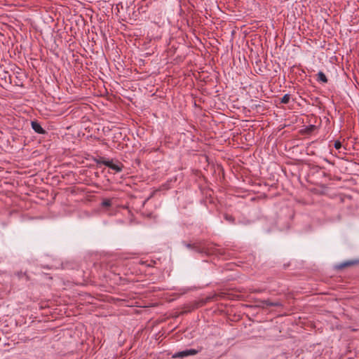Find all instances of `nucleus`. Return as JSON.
Wrapping results in <instances>:
<instances>
[{
	"mask_svg": "<svg viewBox=\"0 0 359 359\" xmlns=\"http://www.w3.org/2000/svg\"><path fill=\"white\" fill-rule=\"evenodd\" d=\"M182 245L185 246L187 248L193 250L194 252L198 253V254H205V255H210V254H219L222 255V252L221 250L217 249L215 247L211 246V247H205L203 246L201 244V241H196L193 243H187L186 241L182 242Z\"/></svg>",
	"mask_w": 359,
	"mask_h": 359,
	"instance_id": "nucleus-1",
	"label": "nucleus"
},
{
	"mask_svg": "<svg viewBox=\"0 0 359 359\" xmlns=\"http://www.w3.org/2000/svg\"><path fill=\"white\" fill-rule=\"evenodd\" d=\"M202 349H203L202 347H201L198 350L194 349V348L186 349V350L175 353V354L172 355V358H183L185 357H188L189 355H196L197 353H198L199 352H201Z\"/></svg>",
	"mask_w": 359,
	"mask_h": 359,
	"instance_id": "nucleus-2",
	"label": "nucleus"
},
{
	"mask_svg": "<svg viewBox=\"0 0 359 359\" xmlns=\"http://www.w3.org/2000/svg\"><path fill=\"white\" fill-rule=\"evenodd\" d=\"M359 265V259H354L351 260H346L343 262L339 263L335 265L334 268L337 270H342L347 267Z\"/></svg>",
	"mask_w": 359,
	"mask_h": 359,
	"instance_id": "nucleus-3",
	"label": "nucleus"
},
{
	"mask_svg": "<svg viewBox=\"0 0 359 359\" xmlns=\"http://www.w3.org/2000/svg\"><path fill=\"white\" fill-rule=\"evenodd\" d=\"M31 127L33 129V130L37 134L46 135L48 133L47 131L42 128L40 123L36 120L31 121Z\"/></svg>",
	"mask_w": 359,
	"mask_h": 359,
	"instance_id": "nucleus-4",
	"label": "nucleus"
},
{
	"mask_svg": "<svg viewBox=\"0 0 359 359\" xmlns=\"http://www.w3.org/2000/svg\"><path fill=\"white\" fill-rule=\"evenodd\" d=\"M105 165L110 169L114 170L116 172H121L123 168V165L121 162L114 163L112 160H109V161L106 162Z\"/></svg>",
	"mask_w": 359,
	"mask_h": 359,
	"instance_id": "nucleus-5",
	"label": "nucleus"
},
{
	"mask_svg": "<svg viewBox=\"0 0 359 359\" xmlns=\"http://www.w3.org/2000/svg\"><path fill=\"white\" fill-rule=\"evenodd\" d=\"M261 303L263 304V306L266 307H271V306H276V307H280L282 306L283 304L279 301L272 302L270 299H264L261 302Z\"/></svg>",
	"mask_w": 359,
	"mask_h": 359,
	"instance_id": "nucleus-6",
	"label": "nucleus"
},
{
	"mask_svg": "<svg viewBox=\"0 0 359 359\" xmlns=\"http://www.w3.org/2000/svg\"><path fill=\"white\" fill-rule=\"evenodd\" d=\"M316 76H317L316 80L318 82H321V83H327V81H328L327 78V76H325V74L323 72H319L317 74Z\"/></svg>",
	"mask_w": 359,
	"mask_h": 359,
	"instance_id": "nucleus-7",
	"label": "nucleus"
},
{
	"mask_svg": "<svg viewBox=\"0 0 359 359\" xmlns=\"http://www.w3.org/2000/svg\"><path fill=\"white\" fill-rule=\"evenodd\" d=\"M112 205V201L110 198H104L102 201L101 205L102 208H108Z\"/></svg>",
	"mask_w": 359,
	"mask_h": 359,
	"instance_id": "nucleus-8",
	"label": "nucleus"
},
{
	"mask_svg": "<svg viewBox=\"0 0 359 359\" xmlns=\"http://www.w3.org/2000/svg\"><path fill=\"white\" fill-rule=\"evenodd\" d=\"M224 218L229 224H235V218L232 215L225 213L224 215Z\"/></svg>",
	"mask_w": 359,
	"mask_h": 359,
	"instance_id": "nucleus-9",
	"label": "nucleus"
},
{
	"mask_svg": "<svg viewBox=\"0 0 359 359\" xmlns=\"http://www.w3.org/2000/svg\"><path fill=\"white\" fill-rule=\"evenodd\" d=\"M290 100V94H285L280 100V103L282 104H287L289 103Z\"/></svg>",
	"mask_w": 359,
	"mask_h": 359,
	"instance_id": "nucleus-10",
	"label": "nucleus"
},
{
	"mask_svg": "<svg viewBox=\"0 0 359 359\" xmlns=\"http://www.w3.org/2000/svg\"><path fill=\"white\" fill-rule=\"evenodd\" d=\"M95 161L98 165L103 164L105 165V163L109 161V160L106 159L104 157L100 156L99 158L96 159Z\"/></svg>",
	"mask_w": 359,
	"mask_h": 359,
	"instance_id": "nucleus-11",
	"label": "nucleus"
},
{
	"mask_svg": "<svg viewBox=\"0 0 359 359\" xmlns=\"http://www.w3.org/2000/svg\"><path fill=\"white\" fill-rule=\"evenodd\" d=\"M316 127L314 125H309L306 126L305 130L307 133H311L316 129Z\"/></svg>",
	"mask_w": 359,
	"mask_h": 359,
	"instance_id": "nucleus-12",
	"label": "nucleus"
},
{
	"mask_svg": "<svg viewBox=\"0 0 359 359\" xmlns=\"http://www.w3.org/2000/svg\"><path fill=\"white\" fill-rule=\"evenodd\" d=\"M334 147L336 149H340L342 147L341 142L339 140H336L334 143Z\"/></svg>",
	"mask_w": 359,
	"mask_h": 359,
	"instance_id": "nucleus-13",
	"label": "nucleus"
},
{
	"mask_svg": "<svg viewBox=\"0 0 359 359\" xmlns=\"http://www.w3.org/2000/svg\"><path fill=\"white\" fill-rule=\"evenodd\" d=\"M140 264H145L147 266L151 267L154 266V264H156L155 261H151L149 264H147V262L141 261Z\"/></svg>",
	"mask_w": 359,
	"mask_h": 359,
	"instance_id": "nucleus-14",
	"label": "nucleus"
},
{
	"mask_svg": "<svg viewBox=\"0 0 359 359\" xmlns=\"http://www.w3.org/2000/svg\"><path fill=\"white\" fill-rule=\"evenodd\" d=\"M216 297V294L212 295V296H208L205 297L204 300V303H208L209 302H211L213 300V299Z\"/></svg>",
	"mask_w": 359,
	"mask_h": 359,
	"instance_id": "nucleus-15",
	"label": "nucleus"
},
{
	"mask_svg": "<svg viewBox=\"0 0 359 359\" xmlns=\"http://www.w3.org/2000/svg\"><path fill=\"white\" fill-rule=\"evenodd\" d=\"M311 169H312L313 171H315V172H319V170H320L323 169V168H322V167H320V166H319V165H313V166L311 168Z\"/></svg>",
	"mask_w": 359,
	"mask_h": 359,
	"instance_id": "nucleus-16",
	"label": "nucleus"
},
{
	"mask_svg": "<svg viewBox=\"0 0 359 359\" xmlns=\"http://www.w3.org/2000/svg\"><path fill=\"white\" fill-rule=\"evenodd\" d=\"M323 176H327V174L325 172H323Z\"/></svg>",
	"mask_w": 359,
	"mask_h": 359,
	"instance_id": "nucleus-17",
	"label": "nucleus"
}]
</instances>
